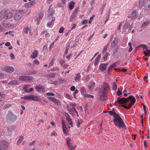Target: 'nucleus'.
Returning a JSON list of instances; mask_svg holds the SVG:
<instances>
[{
    "label": "nucleus",
    "mask_w": 150,
    "mask_h": 150,
    "mask_svg": "<svg viewBox=\"0 0 150 150\" xmlns=\"http://www.w3.org/2000/svg\"><path fill=\"white\" fill-rule=\"evenodd\" d=\"M53 25V21H51L48 23H47V25L48 26L51 28L52 27Z\"/></svg>",
    "instance_id": "45"
},
{
    "label": "nucleus",
    "mask_w": 150,
    "mask_h": 150,
    "mask_svg": "<svg viewBox=\"0 0 150 150\" xmlns=\"http://www.w3.org/2000/svg\"><path fill=\"white\" fill-rule=\"evenodd\" d=\"M118 41V38H114V40L112 41V43L111 44V47L113 48L115 47V46L117 42Z\"/></svg>",
    "instance_id": "24"
},
{
    "label": "nucleus",
    "mask_w": 150,
    "mask_h": 150,
    "mask_svg": "<svg viewBox=\"0 0 150 150\" xmlns=\"http://www.w3.org/2000/svg\"><path fill=\"white\" fill-rule=\"evenodd\" d=\"M107 46H105V47H104V48L103 49V53L104 54L105 52H106L107 49Z\"/></svg>",
    "instance_id": "55"
},
{
    "label": "nucleus",
    "mask_w": 150,
    "mask_h": 150,
    "mask_svg": "<svg viewBox=\"0 0 150 150\" xmlns=\"http://www.w3.org/2000/svg\"><path fill=\"white\" fill-rule=\"evenodd\" d=\"M109 89V87L107 83H105L101 86L98 91L100 100H106V93Z\"/></svg>",
    "instance_id": "2"
},
{
    "label": "nucleus",
    "mask_w": 150,
    "mask_h": 150,
    "mask_svg": "<svg viewBox=\"0 0 150 150\" xmlns=\"http://www.w3.org/2000/svg\"><path fill=\"white\" fill-rule=\"evenodd\" d=\"M107 64H102L100 66V68L101 71H104L107 67Z\"/></svg>",
    "instance_id": "20"
},
{
    "label": "nucleus",
    "mask_w": 150,
    "mask_h": 150,
    "mask_svg": "<svg viewBox=\"0 0 150 150\" xmlns=\"http://www.w3.org/2000/svg\"><path fill=\"white\" fill-rule=\"evenodd\" d=\"M84 96L86 98H93L94 96L93 95H91L90 94H88L86 93L85 94Z\"/></svg>",
    "instance_id": "39"
},
{
    "label": "nucleus",
    "mask_w": 150,
    "mask_h": 150,
    "mask_svg": "<svg viewBox=\"0 0 150 150\" xmlns=\"http://www.w3.org/2000/svg\"><path fill=\"white\" fill-rule=\"evenodd\" d=\"M13 14L12 12H9L4 15V19L5 20H7L9 19H10L13 17Z\"/></svg>",
    "instance_id": "9"
},
{
    "label": "nucleus",
    "mask_w": 150,
    "mask_h": 150,
    "mask_svg": "<svg viewBox=\"0 0 150 150\" xmlns=\"http://www.w3.org/2000/svg\"><path fill=\"white\" fill-rule=\"evenodd\" d=\"M5 69L6 72L11 73L14 70V68L12 67L9 66L6 67Z\"/></svg>",
    "instance_id": "13"
},
{
    "label": "nucleus",
    "mask_w": 150,
    "mask_h": 150,
    "mask_svg": "<svg viewBox=\"0 0 150 150\" xmlns=\"http://www.w3.org/2000/svg\"><path fill=\"white\" fill-rule=\"evenodd\" d=\"M8 11V9L6 8L3 9L0 12V13L3 16Z\"/></svg>",
    "instance_id": "35"
},
{
    "label": "nucleus",
    "mask_w": 150,
    "mask_h": 150,
    "mask_svg": "<svg viewBox=\"0 0 150 150\" xmlns=\"http://www.w3.org/2000/svg\"><path fill=\"white\" fill-rule=\"evenodd\" d=\"M137 16V13L136 12V11L135 10H134L131 14V19L132 20H134L136 18Z\"/></svg>",
    "instance_id": "15"
},
{
    "label": "nucleus",
    "mask_w": 150,
    "mask_h": 150,
    "mask_svg": "<svg viewBox=\"0 0 150 150\" xmlns=\"http://www.w3.org/2000/svg\"><path fill=\"white\" fill-rule=\"evenodd\" d=\"M33 62L34 64H36L37 65H38L39 64L38 61L36 59Z\"/></svg>",
    "instance_id": "61"
},
{
    "label": "nucleus",
    "mask_w": 150,
    "mask_h": 150,
    "mask_svg": "<svg viewBox=\"0 0 150 150\" xmlns=\"http://www.w3.org/2000/svg\"><path fill=\"white\" fill-rule=\"evenodd\" d=\"M129 24L127 23H126L124 26L123 29L124 30L127 29L128 27Z\"/></svg>",
    "instance_id": "49"
},
{
    "label": "nucleus",
    "mask_w": 150,
    "mask_h": 150,
    "mask_svg": "<svg viewBox=\"0 0 150 150\" xmlns=\"http://www.w3.org/2000/svg\"><path fill=\"white\" fill-rule=\"evenodd\" d=\"M108 112L109 113V114L110 115H113L114 117V118H115V116H117V115H118L116 113L114 112H113L112 111H108Z\"/></svg>",
    "instance_id": "31"
},
{
    "label": "nucleus",
    "mask_w": 150,
    "mask_h": 150,
    "mask_svg": "<svg viewBox=\"0 0 150 150\" xmlns=\"http://www.w3.org/2000/svg\"><path fill=\"white\" fill-rule=\"evenodd\" d=\"M35 144V141H33L32 142H30V144H29V146H31V145H34Z\"/></svg>",
    "instance_id": "59"
},
{
    "label": "nucleus",
    "mask_w": 150,
    "mask_h": 150,
    "mask_svg": "<svg viewBox=\"0 0 150 150\" xmlns=\"http://www.w3.org/2000/svg\"><path fill=\"white\" fill-rule=\"evenodd\" d=\"M64 30V28L63 27H62L59 30V33H62L63 32Z\"/></svg>",
    "instance_id": "52"
},
{
    "label": "nucleus",
    "mask_w": 150,
    "mask_h": 150,
    "mask_svg": "<svg viewBox=\"0 0 150 150\" xmlns=\"http://www.w3.org/2000/svg\"><path fill=\"white\" fill-rule=\"evenodd\" d=\"M119 49V47L118 46H116L114 50L113 51V54L112 55L115 54L117 52Z\"/></svg>",
    "instance_id": "46"
},
{
    "label": "nucleus",
    "mask_w": 150,
    "mask_h": 150,
    "mask_svg": "<svg viewBox=\"0 0 150 150\" xmlns=\"http://www.w3.org/2000/svg\"><path fill=\"white\" fill-rule=\"evenodd\" d=\"M31 6L34 5L36 2L35 0H33L32 1L29 2Z\"/></svg>",
    "instance_id": "48"
},
{
    "label": "nucleus",
    "mask_w": 150,
    "mask_h": 150,
    "mask_svg": "<svg viewBox=\"0 0 150 150\" xmlns=\"http://www.w3.org/2000/svg\"><path fill=\"white\" fill-rule=\"evenodd\" d=\"M112 88L114 90H115L117 88V86L115 82L113 83Z\"/></svg>",
    "instance_id": "51"
},
{
    "label": "nucleus",
    "mask_w": 150,
    "mask_h": 150,
    "mask_svg": "<svg viewBox=\"0 0 150 150\" xmlns=\"http://www.w3.org/2000/svg\"><path fill=\"white\" fill-rule=\"evenodd\" d=\"M8 11V9L6 8L3 9L0 12V13L3 16Z\"/></svg>",
    "instance_id": "34"
},
{
    "label": "nucleus",
    "mask_w": 150,
    "mask_h": 150,
    "mask_svg": "<svg viewBox=\"0 0 150 150\" xmlns=\"http://www.w3.org/2000/svg\"><path fill=\"white\" fill-rule=\"evenodd\" d=\"M113 68V67H112V66L111 65L109 67L108 69V72H110V71H111L112 69Z\"/></svg>",
    "instance_id": "64"
},
{
    "label": "nucleus",
    "mask_w": 150,
    "mask_h": 150,
    "mask_svg": "<svg viewBox=\"0 0 150 150\" xmlns=\"http://www.w3.org/2000/svg\"><path fill=\"white\" fill-rule=\"evenodd\" d=\"M143 52L145 55L150 56V50H146L144 51Z\"/></svg>",
    "instance_id": "36"
},
{
    "label": "nucleus",
    "mask_w": 150,
    "mask_h": 150,
    "mask_svg": "<svg viewBox=\"0 0 150 150\" xmlns=\"http://www.w3.org/2000/svg\"><path fill=\"white\" fill-rule=\"evenodd\" d=\"M8 143L5 141L0 142V150H6L8 149Z\"/></svg>",
    "instance_id": "6"
},
{
    "label": "nucleus",
    "mask_w": 150,
    "mask_h": 150,
    "mask_svg": "<svg viewBox=\"0 0 150 150\" xmlns=\"http://www.w3.org/2000/svg\"><path fill=\"white\" fill-rule=\"evenodd\" d=\"M110 55L109 53L107 52L106 53L105 56L104 57V60L105 61L107 60L108 57Z\"/></svg>",
    "instance_id": "43"
},
{
    "label": "nucleus",
    "mask_w": 150,
    "mask_h": 150,
    "mask_svg": "<svg viewBox=\"0 0 150 150\" xmlns=\"http://www.w3.org/2000/svg\"><path fill=\"white\" fill-rule=\"evenodd\" d=\"M23 13L21 11H18L16 12L14 15V19L16 21L20 19L23 16Z\"/></svg>",
    "instance_id": "7"
},
{
    "label": "nucleus",
    "mask_w": 150,
    "mask_h": 150,
    "mask_svg": "<svg viewBox=\"0 0 150 150\" xmlns=\"http://www.w3.org/2000/svg\"><path fill=\"white\" fill-rule=\"evenodd\" d=\"M100 55H99L97 56L95 62V66H96V65L98 64V62H99L100 60Z\"/></svg>",
    "instance_id": "29"
},
{
    "label": "nucleus",
    "mask_w": 150,
    "mask_h": 150,
    "mask_svg": "<svg viewBox=\"0 0 150 150\" xmlns=\"http://www.w3.org/2000/svg\"><path fill=\"white\" fill-rule=\"evenodd\" d=\"M64 115L68 122L69 123L70 125L72 126L73 125V123L71 121V118L69 115L67 113H65Z\"/></svg>",
    "instance_id": "10"
},
{
    "label": "nucleus",
    "mask_w": 150,
    "mask_h": 150,
    "mask_svg": "<svg viewBox=\"0 0 150 150\" xmlns=\"http://www.w3.org/2000/svg\"><path fill=\"white\" fill-rule=\"evenodd\" d=\"M47 96H54L55 94L54 93L49 92L47 93L46 94Z\"/></svg>",
    "instance_id": "57"
},
{
    "label": "nucleus",
    "mask_w": 150,
    "mask_h": 150,
    "mask_svg": "<svg viewBox=\"0 0 150 150\" xmlns=\"http://www.w3.org/2000/svg\"><path fill=\"white\" fill-rule=\"evenodd\" d=\"M136 100L134 96H130L127 98L120 97L117 98V99L115 103H118L119 104H123L122 106L125 109H129L134 105L135 103Z\"/></svg>",
    "instance_id": "1"
},
{
    "label": "nucleus",
    "mask_w": 150,
    "mask_h": 150,
    "mask_svg": "<svg viewBox=\"0 0 150 150\" xmlns=\"http://www.w3.org/2000/svg\"><path fill=\"white\" fill-rule=\"evenodd\" d=\"M57 135V133L55 132H52V134L50 135V136H56Z\"/></svg>",
    "instance_id": "60"
},
{
    "label": "nucleus",
    "mask_w": 150,
    "mask_h": 150,
    "mask_svg": "<svg viewBox=\"0 0 150 150\" xmlns=\"http://www.w3.org/2000/svg\"><path fill=\"white\" fill-rule=\"evenodd\" d=\"M150 23V21H147L145 22H144L143 24L142 25V27H146Z\"/></svg>",
    "instance_id": "33"
},
{
    "label": "nucleus",
    "mask_w": 150,
    "mask_h": 150,
    "mask_svg": "<svg viewBox=\"0 0 150 150\" xmlns=\"http://www.w3.org/2000/svg\"><path fill=\"white\" fill-rule=\"evenodd\" d=\"M19 79L21 81L31 82L35 80L34 78L26 76H19Z\"/></svg>",
    "instance_id": "5"
},
{
    "label": "nucleus",
    "mask_w": 150,
    "mask_h": 150,
    "mask_svg": "<svg viewBox=\"0 0 150 150\" xmlns=\"http://www.w3.org/2000/svg\"><path fill=\"white\" fill-rule=\"evenodd\" d=\"M41 35L43 37L45 38L46 39H48L50 36V34L48 33L46 31H42L41 33Z\"/></svg>",
    "instance_id": "17"
},
{
    "label": "nucleus",
    "mask_w": 150,
    "mask_h": 150,
    "mask_svg": "<svg viewBox=\"0 0 150 150\" xmlns=\"http://www.w3.org/2000/svg\"><path fill=\"white\" fill-rule=\"evenodd\" d=\"M16 127L12 125L9 126L7 128L9 134H11V132H12L16 129Z\"/></svg>",
    "instance_id": "11"
},
{
    "label": "nucleus",
    "mask_w": 150,
    "mask_h": 150,
    "mask_svg": "<svg viewBox=\"0 0 150 150\" xmlns=\"http://www.w3.org/2000/svg\"><path fill=\"white\" fill-rule=\"evenodd\" d=\"M23 139V136H20L19 137L17 142V144L19 145L22 142Z\"/></svg>",
    "instance_id": "30"
},
{
    "label": "nucleus",
    "mask_w": 150,
    "mask_h": 150,
    "mask_svg": "<svg viewBox=\"0 0 150 150\" xmlns=\"http://www.w3.org/2000/svg\"><path fill=\"white\" fill-rule=\"evenodd\" d=\"M81 92L82 93H83V96L86 93V89L84 87H82L81 88Z\"/></svg>",
    "instance_id": "44"
},
{
    "label": "nucleus",
    "mask_w": 150,
    "mask_h": 150,
    "mask_svg": "<svg viewBox=\"0 0 150 150\" xmlns=\"http://www.w3.org/2000/svg\"><path fill=\"white\" fill-rule=\"evenodd\" d=\"M67 109L69 111V113L71 115L73 114L75 109L74 108H70L69 107H67Z\"/></svg>",
    "instance_id": "22"
},
{
    "label": "nucleus",
    "mask_w": 150,
    "mask_h": 150,
    "mask_svg": "<svg viewBox=\"0 0 150 150\" xmlns=\"http://www.w3.org/2000/svg\"><path fill=\"white\" fill-rule=\"evenodd\" d=\"M32 95H28L27 96H25L23 98L24 99H27L28 100H31Z\"/></svg>",
    "instance_id": "41"
},
{
    "label": "nucleus",
    "mask_w": 150,
    "mask_h": 150,
    "mask_svg": "<svg viewBox=\"0 0 150 150\" xmlns=\"http://www.w3.org/2000/svg\"><path fill=\"white\" fill-rule=\"evenodd\" d=\"M43 14L42 13H40L39 15H38V17L36 18H37V20H40L43 17Z\"/></svg>",
    "instance_id": "42"
},
{
    "label": "nucleus",
    "mask_w": 150,
    "mask_h": 150,
    "mask_svg": "<svg viewBox=\"0 0 150 150\" xmlns=\"http://www.w3.org/2000/svg\"><path fill=\"white\" fill-rule=\"evenodd\" d=\"M30 30V28H29L28 26H26L23 29V32L25 34H27L29 30Z\"/></svg>",
    "instance_id": "27"
},
{
    "label": "nucleus",
    "mask_w": 150,
    "mask_h": 150,
    "mask_svg": "<svg viewBox=\"0 0 150 150\" xmlns=\"http://www.w3.org/2000/svg\"><path fill=\"white\" fill-rule=\"evenodd\" d=\"M59 70V68L57 67H56L54 68H53V69H52V71H58Z\"/></svg>",
    "instance_id": "56"
},
{
    "label": "nucleus",
    "mask_w": 150,
    "mask_h": 150,
    "mask_svg": "<svg viewBox=\"0 0 150 150\" xmlns=\"http://www.w3.org/2000/svg\"><path fill=\"white\" fill-rule=\"evenodd\" d=\"M35 89L37 90V91L39 92H42L44 90V88L43 86H36L35 87Z\"/></svg>",
    "instance_id": "23"
},
{
    "label": "nucleus",
    "mask_w": 150,
    "mask_h": 150,
    "mask_svg": "<svg viewBox=\"0 0 150 150\" xmlns=\"http://www.w3.org/2000/svg\"><path fill=\"white\" fill-rule=\"evenodd\" d=\"M38 51L37 50H35L33 52L31 55V57L32 59H35L38 56Z\"/></svg>",
    "instance_id": "18"
},
{
    "label": "nucleus",
    "mask_w": 150,
    "mask_h": 150,
    "mask_svg": "<svg viewBox=\"0 0 150 150\" xmlns=\"http://www.w3.org/2000/svg\"><path fill=\"white\" fill-rule=\"evenodd\" d=\"M83 123V121L81 119H78L77 122V126L79 128L80 127L81 125Z\"/></svg>",
    "instance_id": "32"
},
{
    "label": "nucleus",
    "mask_w": 150,
    "mask_h": 150,
    "mask_svg": "<svg viewBox=\"0 0 150 150\" xmlns=\"http://www.w3.org/2000/svg\"><path fill=\"white\" fill-rule=\"evenodd\" d=\"M95 84V83L94 82H92L90 83L88 86L89 88L91 91H93L94 88V85Z\"/></svg>",
    "instance_id": "28"
},
{
    "label": "nucleus",
    "mask_w": 150,
    "mask_h": 150,
    "mask_svg": "<svg viewBox=\"0 0 150 150\" xmlns=\"http://www.w3.org/2000/svg\"><path fill=\"white\" fill-rule=\"evenodd\" d=\"M88 20H84L82 22V24H86L88 23Z\"/></svg>",
    "instance_id": "58"
},
{
    "label": "nucleus",
    "mask_w": 150,
    "mask_h": 150,
    "mask_svg": "<svg viewBox=\"0 0 150 150\" xmlns=\"http://www.w3.org/2000/svg\"><path fill=\"white\" fill-rule=\"evenodd\" d=\"M139 47H141L143 48V49H147V47L145 45L141 44L139 45H138L137 48H138Z\"/></svg>",
    "instance_id": "37"
},
{
    "label": "nucleus",
    "mask_w": 150,
    "mask_h": 150,
    "mask_svg": "<svg viewBox=\"0 0 150 150\" xmlns=\"http://www.w3.org/2000/svg\"><path fill=\"white\" fill-rule=\"evenodd\" d=\"M31 100L40 101L41 100V98L39 97L32 95Z\"/></svg>",
    "instance_id": "19"
},
{
    "label": "nucleus",
    "mask_w": 150,
    "mask_h": 150,
    "mask_svg": "<svg viewBox=\"0 0 150 150\" xmlns=\"http://www.w3.org/2000/svg\"><path fill=\"white\" fill-rule=\"evenodd\" d=\"M145 0H140L139 1L138 6L139 8L142 7L144 6V2Z\"/></svg>",
    "instance_id": "26"
},
{
    "label": "nucleus",
    "mask_w": 150,
    "mask_h": 150,
    "mask_svg": "<svg viewBox=\"0 0 150 150\" xmlns=\"http://www.w3.org/2000/svg\"><path fill=\"white\" fill-rule=\"evenodd\" d=\"M94 15H93L90 18V19L89 21V23H91L92 22V20L94 18Z\"/></svg>",
    "instance_id": "54"
},
{
    "label": "nucleus",
    "mask_w": 150,
    "mask_h": 150,
    "mask_svg": "<svg viewBox=\"0 0 150 150\" xmlns=\"http://www.w3.org/2000/svg\"><path fill=\"white\" fill-rule=\"evenodd\" d=\"M29 85H26L24 86L23 87V89H24L26 92H28V88Z\"/></svg>",
    "instance_id": "38"
},
{
    "label": "nucleus",
    "mask_w": 150,
    "mask_h": 150,
    "mask_svg": "<svg viewBox=\"0 0 150 150\" xmlns=\"http://www.w3.org/2000/svg\"><path fill=\"white\" fill-rule=\"evenodd\" d=\"M24 6L25 7L28 8L31 6L29 2L26 3L24 4Z\"/></svg>",
    "instance_id": "50"
},
{
    "label": "nucleus",
    "mask_w": 150,
    "mask_h": 150,
    "mask_svg": "<svg viewBox=\"0 0 150 150\" xmlns=\"http://www.w3.org/2000/svg\"><path fill=\"white\" fill-rule=\"evenodd\" d=\"M74 80L76 81H79L80 78V73H78L75 74L74 77Z\"/></svg>",
    "instance_id": "25"
},
{
    "label": "nucleus",
    "mask_w": 150,
    "mask_h": 150,
    "mask_svg": "<svg viewBox=\"0 0 150 150\" xmlns=\"http://www.w3.org/2000/svg\"><path fill=\"white\" fill-rule=\"evenodd\" d=\"M18 84V82L17 80H13L9 82V84L12 85V86H14L17 85Z\"/></svg>",
    "instance_id": "21"
},
{
    "label": "nucleus",
    "mask_w": 150,
    "mask_h": 150,
    "mask_svg": "<svg viewBox=\"0 0 150 150\" xmlns=\"http://www.w3.org/2000/svg\"><path fill=\"white\" fill-rule=\"evenodd\" d=\"M37 72L36 71L34 70H32L30 71L28 74V75H31L35 74V73H37Z\"/></svg>",
    "instance_id": "47"
},
{
    "label": "nucleus",
    "mask_w": 150,
    "mask_h": 150,
    "mask_svg": "<svg viewBox=\"0 0 150 150\" xmlns=\"http://www.w3.org/2000/svg\"><path fill=\"white\" fill-rule=\"evenodd\" d=\"M70 140L71 139L69 137H68L67 138L66 144L69 149L72 150L74 149L75 148V146H73L71 144L70 142Z\"/></svg>",
    "instance_id": "8"
},
{
    "label": "nucleus",
    "mask_w": 150,
    "mask_h": 150,
    "mask_svg": "<svg viewBox=\"0 0 150 150\" xmlns=\"http://www.w3.org/2000/svg\"><path fill=\"white\" fill-rule=\"evenodd\" d=\"M145 8L146 10L150 9V0H147L145 2Z\"/></svg>",
    "instance_id": "14"
},
{
    "label": "nucleus",
    "mask_w": 150,
    "mask_h": 150,
    "mask_svg": "<svg viewBox=\"0 0 150 150\" xmlns=\"http://www.w3.org/2000/svg\"><path fill=\"white\" fill-rule=\"evenodd\" d=\"M52 101L56 105H59L60 103L59 101L56 99L55 98H54L53 100H52Z\"/></svg>",
    "instance_id": "40"
},
{
    "label": "nucleus",
    "mask_w": 150,
    "mask_h": 150,
    "mask_svg": "<svg viewBox=\"0 0 150 150\" xmlns=\"http://www.w3.org/2000/svg\"><path fill=\"white\" fill-rule=\"evenodd\" d=\"M118 90L117 92V94L118 96H120L122 94L121 91L120 90L119 88H118Z\"/></svg>",
    "instance_id": "53"
},
{
    "label": "nucleus",
    "mask_w": 150,
    "mask_h": 150,
    "mask_svg": "<svg viewBox=\"0 0 150 150\" xmlns=\"http://www.w3.org/2000/svg\"><path fill=\"white\" fill-rule=\"evenodd\" d=\"M114 124L118 127L119 129L125 128V125L120 117L118 115L115 116L113 119Z\"/></svg>",
    "instance_id": "3"
},
{
    "label": "nucleus",
    "mask_w": 150,
    "mask_h": 150,
    "mask_svg": "<svg viewBox=\"0 0 150 150\" xmlns=\"http://www.w3.org/2000/svg\"><path fill=\"white\" fill-rule=\"evenodd\" d=\"M79 92V91L77 90H75V91L74 92V97L75 96V95L78 93Z\"/></svg>",
    "instance_id": "62"
},
{
    "label": "nucleus",
    "mask_w": 150,
    "mask_h": 150,
    "mask_svg": "<svg viewBox=\"0 0 150 150\" xmlns=\"http://www.w3.org/2000/svg\"><path fill=\"white\" fill-rule=\"evenodd\" d=\"M62 125L63 132L65 134H67V128L66 127V125L64 122H62Z\"/></svg>",
    "instance_id": "16"
},
{
    "label": "nucleus",
    "mask_w": 150,
    "mask_h": 150,
    "mask_svg": "<svg viewBox=\"0 0 150 150\" xmlns=\"http://www.w3.org/2000/svg\"><path fill=\"white\" fill-rule=\"evenodd\" d=\"M69 7L70 9L71 10L74 8V6L73 5L70 4H69Z\"/></svg>",
    "instance_id": "63"
},
{
    "label": "nucleus",
    "mask_w": 150,
    "mask_h": 150,
    "mask_svg": "<svg viewBox=\"0 0 150 150\" xmlns=\"http://www.w3.org/2000/svg\"><path fill=\"white\" fill-rule=\"evenodd\" d=\"M77 10H76L72 14L70 18V21L72 22L74 20V19L75 18V17H76L77 16Z\"/></svg>",
    "instance_id": "12"
},
{
    "label": "nucleus",
    "mask_w": 150,
    "mask_h": 150,
    "mask_svg": "<svg viewBox=\"0 0 150 150\" xmlns=\"http://www.w3.org/2000/svg\"><path fill=\"white\" fill-rule=\"evenodd\" d=\"M16 119V116L13 114L11 112H9L6 117V120L8 122H11L15 121Z\"/></svg>",
    "instance_id": "4"
}]
</instances>
